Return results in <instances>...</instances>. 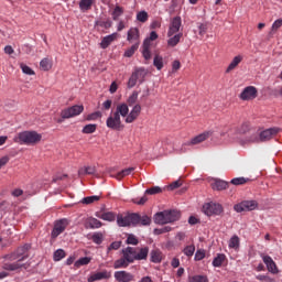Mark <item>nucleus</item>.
<instances>
[{"label":"nucleus","instance_id":"obj_1","mask_svg":"<svg viewBox=\"0 0 282 282\" xmlns=\"http://www.w3.org/2000/svg\"><path fill=\"white\" fill-rule=\"evenodd\" d=\"M42 140V134L36 131H22L13 138V142L18 144H25L26 147H34Z\"/></svg>","mask_w":282,"mask_h":282},{"label":"nucleus","instance_id":"obj_2","mask_svg":"<svg viewBox=\"0 0 282 282\" xmlns=\"http://www.w3.org/2000/svg\"><path fill=\"white\" fill-rule=\"evenodd\" d=\"M180 218L181 213L177 210H163L153 216L154 224L161 226L176 223Z\"/></svg>","mask_w":282,"mask_h":282},{"label":"nucleus","instance_id":"obj_3","mask_svg":"<svg viewBox=\"0 0 282 282\" xmlns=\"http://www.w3.org/2000/svg\"><path fill=\"white\" fill-rule=\"evenodd\" d=\"M203 213L207 217L220 216L224 213V207L221 204H217L214 202L206 203L203 205Z\"/></svg>","mask_w":282,"mask_h":282},{"label":"nucleus","instance_id":"obj_4","mask_svg":"<svg viewBox=\"0 0 282 282\" xmlns=\"http://www.w3.org/2000/svg\"><path fill=\"white\" fill-rule=\"evenodd\" d=\"M258 208V203L256 200H243L234 206V210L238 214L253 212Z\"/></svg>","mask_w":282,"mask_h":282},{"label":"nucleus","instance_id":"obj_5","mask_svg":"<svg viewBox=\"0 0 282 282\" xmlns=\"http://www.w3.org/2000/svg\"><path fill=\"white\" fill-rule=\"evenodd\" d=\"M84 111L83 105H75L73 107H68L62 110V120H68L69 118H75L76 116H80Z\"/></svg>","mask_w":282,"mask_h":282},{"label":"nucleus","instance_id":"obj_6","mask_svg":"<svg viewBox=\"0 0 282 282\" xmlns=\"http://www.w3.org/2000/svg\"><path fill=\"white\" fill-rule=\"evenodd\" d=\"M106 127L112 131H120L123 127L121 117L111 112L106 120Z\"/></svg>","mask_w":282,"mask_h":282},{"label":"nucleus","instance_id":"obj_7","mask_svg":"<svg viewBox=\"0 0 282 282\" xmlns=\"http://www.w3.org/2000/svg\"><path fill=\"white\" fill-rule=\"evenodd\" d=\"M214 132L212 130L204 131L200 134L192 138L187 143H184L183 147H195L196 144H202V142H206L209 140Z\"/></svg>","mask_w":282,"mask_h":282},{"label":"nucleus","instance_id":"obj_8","mask_svg":"<svg viewBox=\"0 0 282 282\" xmlns=\"http://www.w3.org/2000/svg\"><path fill=\"white\" fill-rule=\"evenodd\" d=\"M69 221L68 219H59L55 221V227H53V232H51V238L56 239L58 238L68 227Z\"/></svg>","mask_w":282,"mask_h":282},{"label":"nucleus","instance_id":"obj_9","mask_svg":"<svg viewBox=\"0 0 282 282\" xmlns=\"http://www.w3.org/2000/svg\"><path fill=\"white\" fill-rule=\"evenodd\" d=\"M138 220V216L135 213L130 214L128 216H117V225L119 227H134V223Z\"/></svg>","mask_w":282,"mask_h":282},{"label":"nucleus","instance_id":"obj_10","mask_svg":"<svg viewBox=\"0 0 282 282\" xmlns=\"http://www.w3.org/2000/svg\"><path fill=\"white\" fill-rule=\"evenodd\" d=\"M182 26V18L181 17H174L171 22L167 30V37H171L175 35L177 32H180Z\"/></svg>","mask_w":282,"mask_h":282},{"label":"nucleus","instance_id":"obj_11","mask_svg":"<svg viewBox=\"0 0 282 282\" xmlns=\"http://www.w3.org/2000/svg\"><path fill=\"white\" fill-rule=\"evenodd\" d=\"M257 97H258V89L254 86L246 87L239 95V98L242 100H253Z\"/></svg>","mask_w":282,"mask_h":282},{"label":"nucleus","instance_id":"obj_12","mask_svg":"<svg viewBox=\"0 0 282 282\" xmlns=\"http://www.w3.org/2000/svg\"><path fill=\"white\" fill-rule=\"evenodd\" d=\"M111 278L110 272L107 270H102L99 272H93L87 278V282H98V281H104V280H109Z\"/></svg>","mask_w":282,"mask_h":282},{"label":"nucleus","instance_id":"obj_13","mask_svg":"<svg viewBox=\"0 0 282 282\" xmlns=\"http://www.w3.org/2000/svg\"><path fill=\"white\" fill-rule=\"evenodd\" d=\"M142 107L140 104H135L132 109L130 110L129 115L127 116V118L124 119V122L127 124H131L132 122H134V120H137L141 113Z\"/></svg>","mask_w":282,"mask_h":282},{"label":"nucleus","instance_id":"obj_14","mask_svg":"<svg viewBox=\"0 0 282 282\" xmlns=\"http://www.w3.org/2000/svg\"><path fill=\"white\" fill-rule=\"evenodd\" d=\"M280 131L281 130L279 128H269L259 133V140L261 142H267L268 140H272L273 135H278V133H280Z\"/></svg>","mask_w":282,"mask_h":282},{"label":"nucleus","instance_id":"obj_15","mask_svg":"<svg viewBox=\"0 0 282 282\" xmlns=\"http://www.w3.org/2000/svg\"><path fill=\"white\" fill-rule=\"evenodd\" d=\"M113 278L117 282H133L134 275L127 271H116Z\"/></svg>","mask_w":282,"mask_h":282},{"label":"nucleus","instance_id":"obj_16","mask_svg":"<svg viewBox=\"0 0 282 282\" xmlns=\"http://www.w3.org/2000/svg\"><path fill=\"white\" fill-rule=\"evenodd\" d=\"M122 257L127 260V263H133L137 261V249L133 247L122 249Z\"/></svg>","mask_w":282,"mask_h":282},{"label":"nucleus","instance_id":"obj_17","mask_svg":"<svg viewBox=\"0 0 282 282\" xmlns=\"http://www.w3.org/2000/svg\"><path fill=\"white\" fill-rule=\"evenodd\" d=\"M262 261L267 265V269L272 274H278L279 269L272 257L270 256H262Z\"/></svg>","mask_w":282,"mask_h":282},{"label":"nucleus","instance_id":"obj_18","mask_svg":"<svg viewBox=\"0 0 282 282\" xmlns=\"http://www.w3.org/2000/svg\"><path fill=\"white\" fill-rule=\"evenodd\" d=\"M2 269L10 272L18 271L22 268L28 269L26 264H22L19 260L13 263L2 261Z\"/></svg>","mask_w":282,"mask_h":282},{"label":"nucleus","instance_id":"obj_19","mask_svg":"<svg viewBox=\"0 0 282 282\" xmlns=\"http://www.w3.org/2000/svg\"><path fill=\"white\" fill-rule=\"evenodd\" d=\"M95 217L108 223H112L116 220V214L112 212H102V210L96 212Z\"/></svg>","mask_w":282,"mask_h":282},{"label":"nucleus","instance_id":"obj_20","mask_svg":"<svg viewBox=\"0 0 282 282\" xmlns=\"http://www.w3.org/2000/svg\"><path fill=\"white\" fill-rule=\"evenodd\" d=\"M29 250H31V245L30 243H26L22 247H19L18 250H15V254L19 258V262H22V261H24L25 259L29 258V254H28Z\"/></svg>","mask_w":282,"mask_h":282},{"label":"nucleus","instance_id":"obj_21","mask_svg":"<svg viewBox=\"0 0 282 282\" xmlns=\"http://www.w3.org/2000/svg\"><path fill=\"white\" fill-rule=\"evenodd\" d=\"M137 216V221H133V227H137V226H142V227H149L151 224H152V219L151 217L147 216V215H139V214H135Z\"/></svg>","mask_w":282,"mask_h":282},{"label":"nucleus","instance_id":"obj_22","mask_svg":"<svg viewBox=\"0 0 282 282\" xmlns=\"http://www.w3.org/2000/svg\"><path fill=\"white\" fill-rule=\"evenodd\" d=\"M113 113L119 116V118H128L129 106L126 102H121V104L117 105Z\"/></svg>","mask_w":282,"mask_h":282},{"label":"nucleus","instance_id":"obj_23","mask_svg":"<svg viewBox=\"0 0 282 282\" xmlns=\"http://www.w3.org/2000/svg\"><path fill=\"white\" fill-rule=\"evenodd\" d=\"M228 187H229V183L226 181H223V180H215L212 183V189L216 191V192L226 191V189H228Z\"/></svg>","mask_w":282,"mask_h":282},{"label":"nucleus","instance_id":"obj_24","mask_svg":"<svg viewBox=\"0 0 282 282\" xmlns=\"http://www.w3.org/2000/svg\"><path fill=\"white\" fill-rule=\"evenodd\" d=\"M117 37H118V33H112V34H109V35L102 37V40H101V42H100V47H101L102 50L108 48V47L110 46V44H111L115 40H117Z\"/></svg>","mask_w":282,"mask_h":282},{"label":"nucleus","instance_id":"obj_25","mask_svg":"<svg viewBox=\"0 0 282 282\" xmlns=\"http://www.w3.org/2000/svg\"><path fill=\"white\" fill-rule=\"evenodd\" d=\"M140 39V30L137 28H131L127 32V41L132 42V41H139Z\"/></svg>","mask_w":282,"mask_h":282},{"label":"nucleus","instance_id":"obj_26","mask_svg":"<svg viewBox=\"0 0 282 282\" xmlns=\"http://www.w3.org/2000/svg\"><path fill=\"white\" fill-rule=\"evenodd\" d=\"M102 227V223L98 220L97 218H88L86 220V229H99Z\"/></svg>","mask_w":282,"mask_h":282},{"label":"nucleus","instance_id":"obj_27","mask_svg":"<svg viewBox=\"0 0 282 282\" xmlns=\"http://www.w3.org/2000/svg\"><path fill=\"white\" fill-rule=\"evenodd\" d=\"M150 261L152 263H161L162 262V252L159 249H153L150 252Z\"/></svg>","mask_w":282,"mask_h":282},{"label":"nucleus","instance_id":"obj_28","mask_svg":"<svg viewBox=\"0 0 282 282\" xmlns=\"http://www.w3.org/2000/svg\"><path fill=\"white\" fill-rule=\"evenodd\" d=\"M228 248L235 251L240 249V238L237 235H234L228 242Z\"/></svg>","mask_w":282,"mask_h":282},{"label":"nucleus","instance_id":"obj_29","mask_svg":"<svg viewBox=\"0 0 282 282\" xmlns=\"http://www.w3.org/2000/svg\"><path fill=\"white\" fill-rule=\"evenodd\" d=\"M149 247H143L139 250V252H135V261H143L148 259L149 256Z\"/></svg>","mask_w":282,"mask_h":282},{"label":"nucleus","instance_id":"obj_30","mask_svg":"<svg viewBox=\"0 0 282 282\" xmlns=\"http://www.w3.org/2000/svg\"><path fill=\"white\" fill-rule=\"evenodd\" d=\"M242 59L243 57L241 55L235 56L228 65L226 73H230L231 70H234L242 62Z\"/></svg>","mask_w":282,"mask_h":282},{"label":"nucleus","instance_id":"obj_31","mask_svg":"<svg viewBox=\"0 0 282 282\" xmlns=\"http://www.w3.org/2000/svg\"><path fill=\"white\" fill-rule=\"evenodd\" d=\"M182 36H183V33H177V34H173L172 36H169L170 39L167 40V46L170 47L176 46L181 42Z\"/></svg>","mask_w":282,"mask_h":282},{"label":"nucleus","instance_id":"obj_32","mask_svg":"<svg viewBox=\"0 0 282 282\" xmlns=\"http://www.w3.org/2000/svg\"><path fill=\"white\" fill-rule=\"evenodd\" d=\"M123 13H124V8H122V7H120V6H116L113 9H112V11H111V18H112V20L113 21H117V20H119V18L121 17V15H123Z\"/></svg>","mask_w":282,"mask_h":282},{"label":"nucleus","instance_id":"obj_33","mask_svg":"<svg viewBox=\"0 0 282 282\" xmlns=\"http://www.w3.org/2000/svg\"><path fill=\"white\" fill-rule=\"evenodd\" d=\"M225 261H226V254L218 253L217 257H215L213 260V267L221 268Z\"/></svg>","mask_w":282,"mask_h":282},{"label":"nucleus","instance_id":"obj_34","mask_svg":"<svg viewBox=\"0 0 282 282\" xmlns=\"http://www.w3.org/2000/svg\"><path fill=\"white\" fill-rule=\"evenodd\" d=\"M129 264L130 263L128 262V260L124 257H122V258L115 261L113 269H116V270L127 269L129 267Z\"/></svg>","mask_w":282,"mask_h":282},{"label":"nucleus","instance_id":"obj_35","mask_svg":"<svg viewBox=\"0 0 282 282\" xmlns=\"http://www.w3.org/2000/svg\"><path fill=\"white\" fill-rule=\"evenodd\" d=\"M132 74L135 76L139 83H143L148 72L144 68H137Z\"/></svg>","mask_w":282,"mask_h":282},{"label":"nucleus","instance_id":"obj_36","mask_svg":"<svg viewBox=\"0 0 282 282\" xmlns=\"http://www.w3.org/2000/svg\"><path fill=\"white\" fill-rule=\"evenodd\" d=\"M134 170H135L134 167H128V169L121 170L113 177L115 180H123V177H127V175H131L132 171Z\"/></svg>","mask_w":282,"mask_h":282},{"label":"nucleus","instance_id":"obj_37","mask_svg":"<svg viewBox=\"0 0 282 282\" xmlns=\"http://www.w3.org/2000/svg\"><path fill=\"white\" fill-rule=\"evenodd\" d=\"M196 251L195 245H188L182 250L183 254L187 258H193Z\"/></svg>","mask_w":282,"mask_h":282},{"label":"nucleus","instance_id":"obj_38","mask_svg":"<svg viewBox=\"0 0 282 282\" xmlns=\"http://www.w3.org/2000/svg\"><path fill=\"white\" fill-rule=\"evenodd\" d=\"M95 0H79V9L82 11H88L91 9Z\"/></svg>","mask_w":282,"mask_h":282},{"label":"nucleus","instance_id":"obj_39","mask_svg":"<svg viewBox=\"0 0 282 282\" xmlns=\"http://www.w3.org/2000/svg\"><path fill=\"white\" fill-rule=\"evenodd\" d=\"M153 66L156 69L161 70L164 67V59H163V57L156 54L154 56V58H153Z\"/></svg>","mask_w":282,"mask_h":282},{"label":"nucleus","instance_id":"obj_40","mask_svg":"<svg viewBox=\"0 0 282 282\" xmlns=\"http://www.w3.org/2000/svg\"><path fill=\"white\" fill-rule=\"evenodd\" d=\"M91 262V258L83 257L79 260L75 261V268L79 269L82 267L88 265Z\"/></svg>","mask_w":282,"mask_h":282},{"label":"nucleus","instance_id":"obj_41","mask_svg":"<svg viewBox=\"0 0 282 282\" xmlns=\"http://www.w3.org/2000/svg\"><path fill=\"white\" fill-rule=\"evenodd\" d=\"M248 182H250V178L235 177L230 181V184H232L234 186H242L243 184H248Z\"/></svg>","mask_w":282,"mask_h":282},{"label":"nucleus","instance_id":"obj_42","mask_svg":"<svg viewBox=\"0 0 282 282\" xmlns=\"http://www.w3.org/2000/svg\"><path fill=\"white\" fill-rule=\"evenodd\" d=\"M65 257H66V253H65V250L63 249H57L55 253H53V260L55 262L62 261L63 259H65Z\"/></svg>","mask_w":282,"mask_h":282},{"label":"nucleus","instance_id":"obj_43","mask_svg":"<svg viewBox=\"0 0 282 282\" xmlns=\"http://www.w3.org/2000/svg\"><path fill=\"white\" fill-rule=\"evenodd\" d=\"M100 200V196H97V195H94V196H87V197H84V199H82V204L84 205H91L96 202H99Z\"/></svg>","mask_w":282,"mask_h":282},{"label":"nucleus","instance_id":"obj_44","mask_svg":"<svg viewBox=\"0 0 282 282\" xmlns=\"http://www.w3.org/2000/svg\"><path fill=\"white\" fill-rule=\"evenodd\" d=\"M17 260H20V259H19V256L17 254V252H12V253L6 254V256H3V257L0 258V262H1V261H10V262H13V261H17Z\"/></svg>","mask_w":282,"mask_h":282},{"label":"nucleus","instance_id":"obj_45","mask_svg":"<svg viewBox=\"0 0 282 282\" xmlns=\"http://www.w3.org/2000/svg\"><path fill=\"white\" fill-rule=\"evenodd\" d=\"M139 48V43L133 44L130 48L126 50L123 56L132 57Z\"/></svg>","mask_w":282,"mask_h":282},{"label":"nucleus","instance_id":"obj_46","mask_svg":"<svg viewBox=\"0 0 282 282\" xmlns=\"http://www.w3.org/2000/svg\"><path fill=\"white\" fill-rule=\"evenodd\" d=\"M91 241L97 245V246H100L104 241V235L101 232H95L93 236H91Z\"/></svg>","mask_w":282,"mask_h":282},{"label":"nucleus","instance_id":"obj_47","mask_svg":"<svg viewBox=\"0 0 282 282\" xmlns=\"http://www.w3.org/2000/svg\"><path fill=\"white\" fill-rule=\"evenodd\" d=\"M171 231H172V227L165 226V227H162V228H155V229L153 230V234H154L155 236H161V235H164V234H169V232H171Z\"/></svg>","mask_w":282,"mask_h":282},{"label":"nucleus","instance_id":"obj_48","mask_svg":"<svg viewBox=\"0 0 282 282\" xmlns=\"http://www.w3.org/2000/svg\"><path fill=\"white\" fill-rule=\"evenodd\" d=\"M95 131H97V124L89 123L84 127V129L82 130V133L89 134V133H95Z\"/></svg>","mask_w":282,"mask_h":282},{"label":"nucleus","instance_id":"obj_49","mask_svg":"<svg viewBox=\"0 0 282 282\" xmlns=\"http://www.w3.org/2000/svg\"><path fill=\"white\" fill-rule=\"evenodd\" d=\"M138 98H139V93L132 91V94L127 99V105L133 106L138 101Z\"/></svg>","mask_w":282,"mask_h":282},{"label":"nucleus","instance_id":"obj_50","mask_svg":"<svg viewBox=\"0 0 282 282\" xmlns=\"http://www.w3.org/2000/svg\"><path fill=\"white\" fill-rule=\"evenodd\" d=\"M162 193V188L159 187V186H153L151 188H148L145 189V195H150V196H153V195H159Z\"/></svg>","mask_w":282,"mask_h":282},{"label":"nucleus","instance_id":"obj_51","mask_svg":"<svg viewBox=\"0 0 282 282\" xmlns=\"http://www.w3.org/2000/svg\"><path fill=\"white\" fill-rule=\"evenodd\" d=\"M205 258H206V252L204 249L196 250L194 256L195 261H203Z\"/></svg>","mask_w":282,"mask_h":282},{"label":"nucleus","instance_id":"obj_52","mask_svg":"<svg viewBox=\"0 0 282 282\" xmlns=\"http://www.w3.org/2000/svg\"><path fill=\"white\" fill-rule=\"evenodd\" d=\"M188 282H209L207 275H194L189 278Z\"/></svg>","mask_w":282,"mask_h":282},{"label":"nucleus","instance_id":"obj_53","mask_svg":"<svg viewBox=\"0 0 282 282\" xmlns=\"http://www.w3.org/2000/svg\"><path fill=\"white\" fill-rule=\"evenodd\" d=\"M40 68H42V70H50L52 68V63L48 58H44L40 62Z\"/></svg>","mask_w":282,"mask_h":282},{"label":"nucleus","instance_id":"obj_54","mask_svg":"<svg viewBox=\"0 0 282 282\" xmlns=\"http://www.w3.org/2000/svg\"><path fill=\"white\" fill-rule=\"evenodd\" d=\"M137 20L141 23H145L149 20V14L145 11H140L137 13Z\"/></svg>","mask_w":282,"mask_h":282},{"label":"nucleus","instance_id":"obj_55","mask_svg":"<svg viewBox=\"0 0 282 282\" xmlns=\"http://www.w3.org/2000/svg\"><path fill=\"white\" fill-rule=\"evenodd\" d=\"M126 243L130 245V246H138L139 245V240H138V238L134 235H129L127 237Z\"/></svg>","mask_w":282,"mask_h":282},{"label":"nucleus","instance_id":"obj_56","mask_svg":"<svg viewBox=\"0 0 282 282\" xmlns=\"http://www.w3.org/2000/svg\"><path fill=\"white\" fill-rule=\"evenodd\" d=\"M121 248V241H113L109 245V247L107 248V251L110 252V251H117Z\"/></svg>","mask_w":282,"mask_h":282},{"label":"nucleus","instance_id":"obj_57","mask_svg":"<svg viewBox=\"0 0 282 282\" xmlns=\"http://www.w3.org/2000/svg\"><path fill=\"white\" fill-rule=\"evenodd\" d=\"M20 68H22V73H24L26 75H34L35 74L34 70L25 64H20Z\"/></svg>","mask_w":282,"mask_h":282},{"label":"nucleus","instance_id":"obj_58","mask_svg":"<svg viewBox=\"0 0 282 282\" xmlns=\"http://www.w3.org/2000/svg\"><path fill=\"white\" fill-rule=\"evenodd\" d=\"M138 83V78L135 77V75L131 74L129 80H128V88H133Z\"/></svg>","mask_w":282,"mask_h":282},{"label":"nucleus","instance_id":"obj_59","mask_svg":"<svg viewBox=\"0 0 282 282\" xmlns=\"http://www.w3.org/2000/svg\"><path fill=\"white\" fill-rule=\"evenodd\" d=\"M102 115L100 111H96V112H93L90 115H88L86 117V120L90 121V120H98V118H100Z\"/></svg>","mask_w":282,"mask_h":282},{"label":"nucleus","instance_id":"obj_60","mask_svg":"<svg viewBox=\"0 0 282 282\" xmlns=\"http://www.w3.org/2000/svg\"><path fill=\"white\" fill-rule=\"evenodd\" d=\"M182 186V181H174L169 185L170 191H175Z\"/></svg>","mask_w":282,"mask_h":282},{"label":"nucleus","instance_id":"obj_61","mask_svg":"<svg viewBox=\"0 0 282 282\" xmlns=\"http://www.w3.org/2000/svg\"><path fill=\"white\" fill-rule=\"evenodd\" d=\"M256 279L258 281H261V282H264V281L265 282H273V280L270 276L264 275V274H259V275L256 276Z\"/></svg>","mask_w":282,"mask_h":282},{"label":"nucleus","instance_id":"obj_62","mask_svg":"<svg viewBox=\"0 0 282 282\" xmlns=\"http://www.w3.org/2000/svg\"><path fill=\"white\" fill-rule=\"evenodd\" d=\"M281 26H282V19H278L276 21L273 22L271 30L278 31Z\"/></svg>","mask_w":282,"mask_h":282},{"label":"nucleus","instance_id":"obj_63","mask_svg":"<svg viewBox=\"0 0 282 282\" xmlns=\"http://www.w3.org/2000/svg\"><path fill=\"white\" fill-rule=\"evenodd\" d=\"M142 56L145 61L151 59L152 57L151 51L148 48H142Z\"/></svg>","mask_w":282,"mask_h":282},{"label":"nucleus","instance_id":"obj_64","mask_svg":"<svg viewBox=\"0 0 282 282\" xmlns=\"http://www.w3.org/2000/svg\"><path fill=\"white\" fill-rule=\"evenodd\" d=\"M182 65H181V62L180 61H173L172 63V72H176L178 69H181Z\"/></svg>","mask_w":282,"mask_h":282}]
</instances>
